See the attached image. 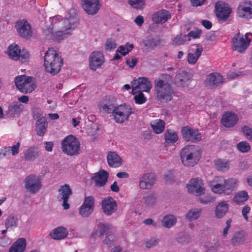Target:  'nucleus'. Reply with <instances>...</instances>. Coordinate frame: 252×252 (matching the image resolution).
Here are the masks:
<instances>
[{"label": "nucleus", "instance_id": "nucleus-28", "mask_svg": "<svg viewBox=\"0 0 252 252\" xmlns=\"http://www.w3.org/2000/svg\"><path fill=\"white\" fill-rule=\"evenodd\" d=\"M68 234V230L65 228L60 226L52 230L49 236L54 240H59L66 238Z\"/></svg>", "mask_w": 252, "mask_h": 252}, {"label": "nucleus", "instance_id": "nucleus-47", "mask_svg": "<svg viewBox=\"0 0 252 252\" xmlns=\"http://www.w3.org/2000/svg\"><path fill=\"white\" fill-rule=\"evenodd\" d=\"M143 201L145 205L148 207H152L154 205L157 201V197L154 193H149L143 197Z\"/></svg>", "mask_w": 252, "mask_h": 252}, {"label": "nucleus", "instance_id": "nucleus-36", "mask_svg": "<svg viewBox=\"0 0 252 252\" xmlns=\"http://www.w3.org/2000/svg\"><path fill=\"white\" fill-rule=\"evenodd\" d=\"M38 156V151L36 148L31 147L26 150L24 157L27 161H33Z\"/></svg>", "mask_w": 252, "mask_h": 252}, {"label": "nucleus", "instance_id": "nucleus-42", "mask_svg": "<svg viewBox=\"0 0 252 252\" xmlns=\"http://www.w3.org/2000/svg\"><path fill=\"white\" fill-rule=\"evenodd\" d=\"M34 89V86L33 78L32 77H29V78H28L27 82L25 83V86H23L21 89L19 90L23 93L28 94L32 92Z\"/></svg>", "mask_w": 252, "mask_h": 252}, {"label": "nucleus", "instance_id": "nucleus-54", "mask_svg": "<svg viewBox=\"0 0 252 252\" xmlns=\"http://www.w3.org/2000/svg\"><path fill=\"white\" fill-rule=\"evenodd\" d=\"M128 3L134 8L141 9L145 5V0H128Z\"/></svg>", "mask_w": 252, "mask_h": 252}, {"label": "nucleus", "instance_id": "nucleus-32", "mask_svg": "<svg viewBox=\"0 0 252 252\" xmlns=\"http://www.w3.org/2000/svg\"><path fill=\"white\" fill-rule=\"evenodd\" d=\"M26 246L25 238L18 239L9 249V252H24Z\"/></svg>", "mask_w": 252, "mask_h": 252}, {"label": "nucleus", "instance_id": "nucleus-8", "mask_svg": "<svg viewBox=\"0 0 252 252\" xmlns=\"http://www.w3.org/2000/svg\"><path fill=\"white\" fill-rule=\"evenodd\" d=\"M181 133L183 138L186 142L197 143L202 139L201 133L198 129L193 128L189 126H185L182 128Z\"/></svg>", "mask_w": 252, "mask_h": 252}, {"label": "nucleus", "instance_id": "nucleus-52", "mask_svg": "<svg viewBox=\"0 0 252 252\" xmlns=\"http://www.w3.org/2000/svg\"><path fill=\"white\" fill-rule=\"evenodd\" d=\"M190 237L189 235L184 232H181L179 233L178 237L177 238V241L183 244L189 243L190 241Z\"/></svg>", "mask_w": 252, "mask_h": 252}, {"label": "nucleus", "instance_id": "nucleus-58", "mask_svg": "<svg viewBox=\"0 0 252 252\" xmlns=\"http://www.w3.org/2000/svg\"><path fill=\"white\" fill-rule=\"evenodd\" d=\"M214 198L209 194H206L198 197V201L202 204H207L212 202Z\"/></svg>", "mask_w": 252, "mask_h": 252}, {"label": "nucleus", "instance_id": "nucleus-30", "mask_svg": "<svg viewBox=\"0 0 252 252\" xmlns=\"http://www.w3.org/2000/svg\"><path fill=\"white\" fill-rule=\"evenodd\" d=\"M107 162L111 167H118L122 164V158L114 152H110L107 155Z\"/></svg>", "mask_w": 252, "mask_h": 252}, {"label": "nucleus", "instance_id": "nucleus-1", "mask_svg": "<svg viewBox=\"0 0 252 252\" xmlns=\"http://www.w3.org/2000/svg\"><path fill=\"white\" fill-rule=\"evenodd\" d=\"M63 61L57 51L51 48L45 53L44 66L46 72L52 75L57 74L63 65Z\"/></svg>", "mask_w": 252, "mask_h": 252}, {"label": "nucleus", "instance_id": "nucleus-40", "mask_svg": "<svg viewBox=\"0 0 252 252\" xmlns=\"http://www.w3.org/2000/svg\"><path fill=\"white\" fill-rule=\"evenodd\" d=\"M249 198V195L247 191H241L236 193L233 198L234 202L237 204H243Z\"/></svg>", "mask_w": 252, "mask_h": 252}, {"label": "nucleus", "instance_id": "nucleus-39", "mask_svg": "<svg viewBox=\"0 0 252 252\" xmlns=\"http://www.w3.org/2000/svg\"><path fill=\"white\" fill-rule=\"evenodd\" d=\"M216 168L220 171H225L229 168V162L228 160L223 159H217L215 160Z\"/></svg>", "mask_w": 252, "mask_h": 252}, {"label": "nucleus", "instance_id": "nucleus-7", "mask_svg": "<svg viewBox=\"0 0 252 252\" xmlns=\"http://www.w3.org/2000/svg\"><path fill=\"white\" fill-rule=\"evenodd\" d=\"M248 33L245 35L238 32L235 34L232 39L233 50L239 53L244 52L249 47L251 39L248 37Z\"/></svg>", "mask_w": 252, "mask_h": 252}, {"label": "nucleus", "instance_id": "nucleus-57", "mask_svg": "<svg viewBox=\"0 0 252 252\" xmlns=\"http://www.w3.org/2000/svg\"><path fill=\"white\" fill-rule=\"evenodd\" d=\"M237 149L242 153L249 152L251 149L250 144L247 141L240 142L237 145Z\"/></svg>", "mask_w": 252, "mask_h": 252}, {"label": "nucleus", "instance_id": "nucleus-16", "mask_svg": "<svg viewBox=\"0 0 252 252\" xmlns=\"http://www.w3.org/2000/svg\"><path fill=\"white\" fill-rule=\"evenodd\" d=\"M34 119L37 120L35 124V131L39 136H43L47 131L48 123L45 117H40L38 115H34Z\"/></svg>", "mask_w": 252, "mask_h": 252}, {"label": "nucleus", "instance_id": "nucleus-60", "mask_svg": "<svg viewBox=\"0 0 252 252\" xmlns=\"http://www.w3.org/2000/svg\"><path fill=\"white\" fill-rule=\"evenodd\" d=\"M242 131L246 138L252 141V128L248 126H244L242 127Z\"/></svg>", "mask_w": 252, "mask_h": 252}, {"label": "nucleus", "instance_id": "nucleus-23", "mask_svg": "<svg viewBox=\"0 0 252 252\" xmlns=\"http://www.w3.org/2000/svg\"><path fill=\"white\" fill-rule=\"evenodd\" d=\"M82 2L83 9L88 14H95L99 9L98 0H82Z\"/></svg>", "mask_w": 252, "mask_h": 252}, {"label": "nucleus", "instance_id": "nucleus-64", "mask_svg": "<svg viewBox=\"0 0 252 252\" xmlns=\"http://www.w3.org/2000/svg\"><path fill=\"white\" fill-rule=\"evenodd\" d=\"M128 46L129 47H130V49H127V50L126 51V46H121L117 49V52H120L122 55L125 56L127 53H128L130 51H131L134 47L133 45L131 44H129V45Z\"/></svg>", "mask_w": 252, "mask_h": 252}, {"label": "nucleus", "instance_id": "nucleus-51", "mask_svg": "<svg viewBox=\"0 0 252 252\" xmlns=\"http://www.w3.org/2000/svg\"><path fill=\"white\" fill-rule=\"evenodd\" d=\"M188 40L187 35L180 34L177 35L174 39L173 45L175 46L181 45L185 43Z\"/></svg>", "mask_w": 252, "mask_h": 252}, {"label": "nucleus", "instance_id": "nucleus-34", "mask_svg": "<svg viewBox=\"0 0 252 252\" xmlns=\"http://www.w3.org/2000/svg\"><path fill=\"white\" fill-rule=\"evenodd\" d=\"M142 43L145 49L148 52H150L154 50L156 47L159 45L160 40L154 38H147L143 40Z\"/></svg>", "mask_w": 252, "mask_h": 252}, {"label": "nucleus", "instance_id": "nucleus-19", "mask_svg": "<svg viewBox=\"0 0 252 252\" xmlns=\"http://www.w3.org/2000/svg\"><path fill=\"white\" fill-rule=\"evenodd\" d=\"M191 79L190 74L185 70H180L174 78V83L178 87H185L189 85Z\"/></svg>", "mask_w": 252, "mask_h": 252}, {"label": "nucleus", "instance_id": "nucleus-35", "mask_svg": "<svg viewBox=\"0 0 252 252\" xmlns=\"http://www.w3.org/2000/svg\"><path fill=\"white\" fill-rule=\"evenodd\" d=\"M8 55L9 57L15 61H17L20 58V54L21 53V49L18 45H11L8 48Z\"/></svg>", "mask_w": 252, "mask_h": 252}, {"label": "nucleus", "instance_id": "nucleus-37", "mask_svg": "<svg viewBox=\"0 0 252 252\" xmlns=\"http://www.w3.org/2000/svg\"><path fill=\"white\" fill-rule=\"evenodd\" d=\"M237 13L239 17L246 19L252 18V7L240 6L237 9Z\"/></svg>", "mask_w": 252, "mask_h": 252}, {"label": "nucleus", "instance_id": "nucleus-61", "mask_svg": "<svg viewBox=\"0 0 252 252\" xmlns=\"http://www.w3.org/2000/svg\"><path fill=\"white\" fill-rule=\"evenodd\" d=\"M134 100L137 104H143L146 101V98L144 96L143 94L141 92L137 95L134 96Z\"/></svg>", "mask_w": 252, "mask_h": 252}, {"label": "nucleus", "instance_id": "nucleus-25", "mask_svg": "<svg viewBox=\"0 0 252 252\" xmlns=\"http://www.w3.org/2000/svg\"><path fill=\"white\" fill-rule=\"evenodd\" d=\"M24 109V105L17 101H14L9 105L6 113L10 117L18 116Z\"/></svg>", "mask_w": 252, "mask_h": 252}, {"label": "nucleus", "instance_id": "nucleus-55", "mask_svg": "<svg viewBox=\"0 0 252 252\" xmlns=\"http://www.w3.org/2000/svg\"><path fill=\"white\" fill-rule=\"evenodd\" d=\"M94 210L91 209L84 205H82L79 209L80 215L84 218H87L93 213Z\"/></svg>", "mask_w": 252, "mask_h": 252}, {"label": "nucleus", "instance_id": "nucleus-13", "mask_svg": "<svg viewBox=\"0 0 252 252\" xmlns=\"http://www.w3.org/2000/svg\"><path fill=\"white\" fill-rule=\"evenodd\" d=\"M187 188L189 193L196 196L203 194L205 190L202 180L196 178L190 179L187 184Z\"/></svg>", "mask_w": 252, "mask_h": 252}, {"label": "nucleus", "instance_id": "nucleus-21", "mask_svg": "<svg viewBox=\"0 0 252 252\" xmlns=\"http://www.w3.org/2000/svg\"><path fill=\"white\" fill-rule=\"evenodd\" d=\"M114 232L112 225L108 222H98L97 223V229L94 231L91 235L93 237L97 235L101 238L104 234L110 233Z\"/></svg>", "mask_w": 252, "mask_h": 252}, {"label": "nucleus", "instance_id": "nucleus-50", "mask_svg": "<svg viewBox=\"0 0 252 252\" xmlns=\"http://www.w3.org/2000/svg\"><path fill=\"white\" fill-rule=\"evenodd\" d=\"M218 180L223 183L224 191L232 190L233 189L234 182L232 180H225L222 177H218Z\"/></svg>", "mask_w": 252, "mask_h": 252}, {"label": "nucleus", "instance_id": "nucleus-62", "mask_svg": "<svg viewBox=\"0 0 252 252\" xmlns=\"http://www.w3.org/2000/svg\"><path fill=\"white\" fill-rule=\"evenodd\" d=\"M117 44L115 40L113 39H108L105 43L106 49L107 50H111L116 48Z\"/></svg>", "mask_w": 252, "mask_h": 252}, {"label": "nucleus", "instance_id": "nucleus-44", "mask_svg": "<svg viewBox=\"0 0 252 252\" xmlns=\"http://www.w3.org/2000/svg\"><path fill=\"white\" fill-rule=\"evenodd\" d=\"M216 182H218L215 183V181L211 182L210 186L212 191L217 193H221L224 191L223 183L221 181H218V177L216 179Z\"/></svg>", "mask_w": 252, "mask_h": 252}, {"label": "nucleus", "instance_id": "nucleus-2", "mask_svg": "<svg viewBox=\"0 0 252 252\" xmlns=\"http://www.w3.org/2000/svg\"><path fill=\"white\" fill-rule=\"evenodd\" d=\"M201 155V151L197 146L188 145L180 152V158L183 165L193 167L197 164Z\"/></svg>", "mask_w": 252, "mask_h": 252}, {"label": "nucleus", "instance_id": "nucleus-48", "mask_svg": "<svg viewBox=\"0 0 252 252\" xmlns=\"http://www.w3.org/2000/svg\"><path fill=\"white\" fill-rule=\"evenodd\" d=\"M18 219L17 217L13 216H9L5 221V225L7 229L12 228L17 226Z\"/></svg>", "mask_w": 252, "mask_h": 252}, {"label": "nucleus", "instance_id": "nucleus-53", "mask_svg": "<svg viewBox=\"0 0 252 252\" xmlns=\"http://www.w3.org/2000/svg\"><path fill=\"white\" fill-rule=\"evenodd\" d=\"M114 233V232L110 233H107L104 240L103 241V243L104 245H107L109 247H111L113 246L115 240Z\"/></svg>", "mask_w": 252, "mask_h": 252}, {"label": "nucleus", "instance_id": "nucleus-43", "mask_svg": "<svg viewBox=\"0 0 252 252\" xmlns=\"http://www.w3.org/2000/svg\"><path fill=\"white\" fill-rule=\"evenodd\" d=\"M164 137L166 142L169 144L175 143L178 139L176 132L171 130H167L165 132Z\"/></svg>", "mask_w": 252, "mask_h": 252}, {"label": "nucleus", "instance_id": "nucleus-11", "mask_svg": "<svg viewBox=\"0 0 252 252\" xmlns=\"http://www.w3.org/2000/svg\"><path fill=\"white\" fill-rule=\"evenodd\" d=\"M15 27L20 36L26 39H29L32 36V29L27 20H22L17 21Z\"/></svg>", "mask_w": 252, "mask_h": 252}, {"label": "nucleus", "instance_id": "nucleus-14", "mask_svg": "<svg viewBox=\"0 0 252 252\" xmlns=\"http://www.w3.org/2000/svg\"><path fill=\"white\" fill-rule=\"evenodd\" d=\"M215 11L216 16L220 20L225 21L229 17L231 9L227 4L218 1L215 3Z\"/></svg>", "mask_w": 252, "mask_h": 252}, {"label": "nucleus", "instance_id": "nucleus-5", "mask_svg": "<svg viewBox=\"0 0 252 252\" xmlns=\"http://www.w3.org/2000/svg\"><path fill=\"white\" fill-rule=\"evenodd\" d=\"M62 148L63 151L67 155H77L80 151V143L73 136L69 135L63 140Z\"/></svg>", "mask_w": 252, "mask_h": 252}, {"label": "nucleus", "instance_id": "nucleus-29", "mask_svg": "<svg viewBox=\"0 0 252 252\" xmlns=\"http://www.w3.org/2000/svg\"><path fill=\"white\" fill-rule=\"evenodd\" d=\"M171 18L170 13L166 10L157 12L153 15V20L156 23H164Z\"/></svg>", "mask_w": 252, "mask_h": 252}, {"label": "nucleus", "instance_id": "nucleus-27", "mask_svg": "<svg viewBox=\"0 0 252 252\" xmlns=\"http://www.w3.org/2000/svg\"><path fill=\"white\" fill-rule=\"evenodd\" d=\"M229 204L226 201H222L218 203L215 209V215L217 218L221 219L228 212Z\"/></svg>", "mask_w": 252, "mask_h": 252}, {"label": "nucleus", "instance_id": "nucleus-12", "mask_svg": "<svg viewBox=\"0 0 252 252\" xmlns=\"http://www.w3.org/2000/svg\"><path fill=\"white\" fill-rule=\"evenodd\" d=\"M224 83V79L220 73L213 72L207 75L205 81L206 87L211 89H216Z\"/></svg>", "mask_w": 252, "mask_h": 252}, {"label": "nucleus", "instance_id": "nucleus-3", "mask_svg": "<svg viewBox=\"0 0 252 252\" xmlns=\"http://www.w3.org/2000/svg\"><path fill=\"white\" fill-rule=\"evenodd\" d=\"M155 89L158 101L166 103L171 101L174 95V91L171 85L166 81L159 79L156 80Z\"/></svg>", "mask_w": 252, "mask_h": 252}, {"label": "nucleus", "instance_id": "nucleus-46", "mask_svg": "<svg viewBox=\"0 0 252 252\" xmlns=\"http://www.w3.org/2000/svg\"><path fill=\"white\" fill-rule=\"evenodd\" d=\"M245 241V233L244 232H238L235 233L232 239L231 243L236 245L244 242Z\"/></svg>", "mask_w": 252, "mask_h": 252}, {"label": "nucleus", "instance_id": "nucleus-56", "mask_svg": "<svg viewBox=\"0 0 252 252\" xmlns=\"http://www.w3.org/2000/svg\"><path fill=\"white\" fill-rule=\"evenodd\" d=\"M83 205L94 210V199L93 196L85 197Z\"/></svg>", "mask_w": 252, "mask_h": 252}, {"label": "nucleus", "instance_id": "nucleus-59", "mask_svg": "<svg viewBox=\"0 0 252 252\" xmlns=\"http://www.w3.org/2000/svg\"><path fill=\"white\" fill-rule=\"evenodd\" d=\"M20 144L19 142H18L16 145H13L12 146H9L8 147H6L5 152H11V154L13 156H15L19 153V149L20 147Z\"/></svg>", "mask_w": 252, "mask_h": 252}, {"label": "nucleus", "instance_id": "nucleus-4", "mask_svg": "<svg viewBox=\"0 0 252 252\" xmlns=\"http://www.w3.org/2000/svg\"><path fill=\"white\" fill-rule=\"evenodd\" d=\"M72 21V19H64L59 22L61 30L54 33L52 40L60 41L63 39L66 35L71 34V31L73 30L76 27L75 22Z\"/></svg>", "mask_w": 252, "mask_h": 252}, {"label": "nucleus", "instance_id": "nucleus-45", "mask_svg": "<svg viewBox=\"0 0 252 252\" xmlns=\"http://www.w3.org/2000/svg\"><path fill=\"white\" fill-rule=\"evenodd\" d=\"M206 252H217L219 248V244L217 240L208 242L205 245Z\"/></svg>", "mask_w": 252, "mask_h": 252}, {"label": "nucleus", "instance_id": "nucleus-15", "mask_svg": "<svg viewBox=\"0 0 252 252\" xmlns=\"http://www.w3.org/2000/svg\"><path fill=\"white\" fill-rule=\"evenodd\" d=\"M156 175L152 172L144 173L140 178L139 186L141 189H150L156 182Z\"/></svg>", "mask_w": 252, "mask_h": 252}, {"label": "nucleus", "instance_id": "nucleus-22", "mask_svg": "<svg viewBox=\"0 0 252 252\" xmlns=\"http://www.w3.org/2000/svg\"><path fill=\"white\" fill-rule=\"evenodd\" d=\"M104 62V57L100 52H94L90 56V67L92 70H96Z\"/></svg>", "mask_w": 252, "mask_h": 252}, {"label": "nucleus", "instance_id": "nucleus-38", "mask_svg": "<svg viewBox=\"0 0 252 252\" xmlns=\"http://www.w3.org/2000/svg\"><path fill=\"white\" fill-rule=\"evenodd\" d=\"M177 222L176 218L173 215H168L163 217L161 224L163 226L169 228L174 226Z\"/></svg>", "mask_w": 252, "mask_h": 252}, {"label": "nucleus", "instance_id": "nucleus-41", "mask_svg": "<svg viewBox=\"0 0 252 252\" xmlns=\"http://www.w3.org/2000/svg\"><path fill=\"white\" fill-rule=\"evenodd\" d=\"M151 125L154 132L157 134L161 133L165 128V123L161 120L154 121Z\"/></svg>", "mask_w": 252, "mask_h": 252}, {"label": "nucleus", "instance_id": "nucleus-10", "mask_svg": "<svg viewBox=\"0 0 252 252\" xmlns=\"http://www.w3.org/2000/svg\"><path fill=\"white\" fill-rule=\"evenodd\" d=\"M116 100L113 96L106 95L104 96L98 104L99 110L105 114L112 113L115 108L117 107Z\"/></svg>", "mask_w": 252, "mask_h": 252}, {"label": "nucleus", "instance_id": "nucleus-20", "mask_svg": "<svg viewBox=\"0 0 252 252\" xmlns=\"http://www.w3.org/2000/svg\"><path fill=\"white\" fill-rule=\"evenodd\" d=\"M131 84L136 85V89H134V90H140V92H148L152 88L151 82L145 77H139L137 80H134Z\"/></svg>", "mask_w": 252, "mask_h": 252}, {"label": "nucleus", "instance_id": "nucleus-63", "mask_svg": "<svg viewBox=\"0 0 252 252\" xmlns=\"http://www.w3.org/2000/svg\"><path fill=\"white\" fill-rule=\"evenodd\" d=\"M29 56L30 55L28 52L25 49H23L22 50H21L20 58L19 60L23 63L27 62L29 59Z\"/></svg>", "mask_w": 252, "mask_h": 252}, {"label": "nucleus", "instance_id": "nucleus-26", "mask_svg": "<svg viewBox=\"0 0 252 252\" xmlns=\"http://www.w3.org/2000/svg\"><path fill=\"white\" fill-rule=\"evenodd\" d=\"M108 177V173L105 170H100L95 174L92 177V180L94 182L95 186L97 187L104 186Z\"/></svg>", "mask_w": 252, "mask_h": 252}, {"label": "nucleus", "instance_id": "nucleus-17", "mask_svg": "<svg viewBox=\"0 0 252 252\" xmlns=\"http://www.w3.org/2000/svg\"><path fill=\"white\" fill-rule=\"evenodd\" d=\"M58 191L59 192L58 198L60 201L63 200L62 206L63 209L64 210L68 209L70 206L67 201L69 196L72 194V191L69 186L67 184H65L61 186Z\"/></svg>", "mask_w": 252, "mask_h": 252}, {"label": "nucleus", "instance_id": "nucleus-18", "mask_svg": "<svg viewBox=\"0 0 252 252\" xmlns=\"http://www.w3.org/2000/svg\"><path fill=\"white\" fill-rule=\"evenodd\" d=\"M101 208L106 215L109 216L117 209V204L113 197H105L101 202Z\"/></svg>", "mask_w": 252, "mask_h": 252}, {"label": "nucleus", "instance_id": "nucleus-9", "mask_svg": "<svg viewBox=\"0 0 252 252\" xmlns=\"http://www.w3.org/2000/svg\"><path fill=\"white\" fill-rule=\"evenodd\" d=\"M25 187L27 191L35 194L41 188L42 185L39 176L31 174L24 180Z\"/></svg>", "mask_w": 252, "mask_h": 252}, {"label": "nucleus", "instance_id": "nucleus-6", "mask_svg": "<svg viewBox=\"0 0 252 252\" xmlns=\"http://www.w3.org/2000/svg\"><path fill=\"white\" fill-rule=\"evenodd\" d=\"M132 113V109L126 104L121 105L115 108L112 115L116 123L122 124L127 121Z\"/></svg>", "mask_w": 252, "mask_h": 252}, {"label": "nucleus", "instance_id": "nucleus-49", "mask_svg": "<svg viewBox=\"0 0 252 252\" xmlns=\"http://www.w3.org/2000/svg\"><path fill=\"white\" fill-rule=\"evenodd\" d=\"M29 77L30 76L23 75L17 76L15 78V85L18 90L21 89V88L25 86V83L27 82L28 78H29Z\"/></svg>", "mask_w": 252, "mask_h": 252}, {"label": "nucleus", "instance_id": "nucleus-31", "mask_svg": "<svg viewBox=\"0 0 252 252\" xmlns=\"http://www.w3.org/2000/svg\"><path fill=\"white\" fill-rule=\"evenodd\" d=\"M194 46L196 47L195 54L189 53L188 54V62L191 64H194L196 63L203 51V47L200 44H196Z\"/></svg>", "mask_w": 252, "mask_h": 252}, {"label": "nucleus", "instance_id": "nucleus-33", "mask_svg": "<svg viewBox=\"0 0 252 252\" xmlns=\"http://www.w3.org/2000/svg\"><path fill=\"white\" fill-rule=\"evenodd\" d=\"M202 210L200 208H192L189 210L185 215V219L189 221H193L197 220L202 214Z\"/></svg>", "mask_w": 252, "mask_h": 252}, {"label": "nucleus", "instance_id": "nucleus-24", "mask_svg": "<svg viewBox=\"0 0 252 252\" xmlns=\"http://www.w3.org/2000/svg\"><path fill=\"white\" fill-rule=\"evenodd\" d=\"M238 117L235 113L231 112H226L223 115L221 118V123L226 127H232L238 122Z\"/></svg>", "mask_w": 252, "mask_h": 252}]
</instances>
